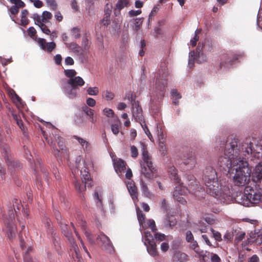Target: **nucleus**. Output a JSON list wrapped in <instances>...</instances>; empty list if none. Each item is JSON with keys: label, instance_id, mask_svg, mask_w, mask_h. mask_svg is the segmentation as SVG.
<instances>
[{"label": "nucleus", "instance_id": "51", "mask_svg": "<svg viewBox=\"0 0 262 262\" xmlns=\"http://www.w3.org/2000/svg\"><path fill=\"white\" fill-rule=\"evenodd\" d=\"M71 34L75 39L79 38L80 36V30L77 27L73 28L71 30Z\"/></svg>", "mask_w": 262, "mask_h": 262}, {"label": "nucleus", "instance_id": "55", "mask_svg": "<svg viewBox=\"0 0 262 262\" xmlns=\"http://www.w3.org/2000/svg\"><path fill=\"white\" fill-rule=\"evenodd\" d=\"M141 189L146 196H148L149 194L148 188L146 184H145L142 180L141 181Z\"/></svg>", "mask_w": 262, "mask_h": 262}, {"label": "nucleus", "instance_id": "44", "mask_svg": "<svg viewBox=\"0 0 262 262\" xmlns=\"http://www.w3.org/2000/svg\"><path fill=\"white\" fill-rule=\"evenodd\" d=\"M64 73L65 75L70 79L74 78L77 74L75 70L73 69L65 70Z\"/></svg>", "mask_w": 262, "mask_h": 262}, {"label": "nucleus", "instance_id": "3", "mask_svg": "<svg viewBox=\"0 0 262 262\" xmlns=\"http://www.w3.org/2000/svg\"><path fill=\"white\" fill-rule=\"evenodd\" d=\"M235 171L233 177V182L235 185L244 186L250 181L251 173V169L249 166V164L244 158L233 169Z\"/></svg>", "mask_w": 262, "mask_h": 262}, {"label": "nucleus", "instance_id": "9", "mask_svg": "<svg viewBox=\"0 0 262 262\" xmlns=\"http://www.w3.org/2000/svg\"><path fill=\"white\" fill-rule=\"evenodd\" d=\"M80 172L82 175V183L80 181H75L74 185L77 190L82 192L85 189L86 186L88 187L92 186L91 179L90 173L85 169L84 170L83 172L82 170Z\"/></svg>", "mask_w": 262, "mask_h": 262}, {"label": "nucleus", "instance_id": "54", "mask_svg": "<svg viewBox=\"0 0 262 262\" xmlns=\"http://www.w3.org/2000/svg\"><path fill=\"white\" fill-rule=\"evenodd\" d=\"M84 235H85L87 239L91 244H95V241L93 236L91 233H90L88 231L85 230Z\"/></svg>", "mask_w": 262, "mask_h": 262}, {"label": "nucleus", "instance_id": "39", "mask_svg": "<svg viewBox=\"0 0 262 262\" xmlns=\"http://www.w3.org/2000/svg\"><path fill=\"white\" fill-rule=\"evenodd\" d=\"M74 138L78 141L84 149H88L89 143L87 141L77 136H74Z\"/></svg>", "mask_w": 262, "mask_h": 262}, {"label": "nucleus", "instance_id": "1", "mask_svg": "<svg viewBox=\"0 0 262 262\" xmlns=\"http://www.w3.org/2000/svg\"><path fill=\"white\" fill-rule=\"evenodd\" d=\"M242 160L238 139L233 136H229L226 140L224 156L218 159L217 165L221 171L229 173Z\"/></svg>", "mask_w": 262, "mask_h": 262}, {"label": "nucleus", "instance_id": "6", "mask_svg": "<svg viewBox=\"0 0 262 262\" xmlns=\"http://www.w3.org/2000/svg\"><path fill=\"white\" fill-rule=\"evenodd\" d=\"M251 140L250 137L247 138L242 143V145L238 146L241 149L242 158H244L245 160H247V158L250 154L256 153L259 154L262 152V145L257 144L255 147H253Z\"/></svg>", "mask_w": 262, "mask_h": 262}, {"label": "nucleus", "instance_id": "42", "mask_svg": "<svg viewBox=\"0 0 262 262\" xmlns=\"http://www.w3.org/2000/svg\"><path fill=\"white\" fill-rule=\"evenodd\" d=\"M52 17V14L49 11H43L42 14L41 20L43 23L48 22V20L51 19Z\"/></svg>", "mask_w": 262, "mask_h": 262}, {"label": "nucleus", "instance_id": "4", "mask_svg": "<svg viewBox=\"0 0 262 262\" xmlns=\"http://www.w3.org/2000/svg\"><path fill=\"white\" fill-rule=\"evenodd\" d=\"M142 158L140 162L141 167V173L146 178L151 179L153 178L154 173L156 172V169L154 166L152 162V157L149 155L147 149V146L143 143L141 142Z\"/></svg>", "mask_w": 262, "mask_h": 262}, {"label": "nucleus", "instance_id": "49", "mask_svg": "<svg viewBox=\"0 0 262 262\" xmlns=\"http://www.w3.org/2000/svg\"><path fill=\"white\" fill-rule=\"evenodd\" d=\"M81 44L83 47V49L85 51L89 50L90 49V45L89 39L87 37H83Z\"/></svg>", "mask_w": 262, "mask_h": 262}, {"label": "nucleus", "instance_id": "48", "mask_svg": "<svg viewBox=\"0 0 262 262\" xmlns=\"http://www.w3.org/2000/svg\"><path fill=\"white\" fill-rule=\"evenodd\" d=\"M201 30H196L195 31V35L192 39L190 40V43L192 47H195L196 45V42L199 39L198 34L200 33Z\"/></svg>", "mask_w": 262, "mask_h": 262}, {"label": "nucleus", "instance_id": "24", "mask_svg": "<svg viewBox=\"0 0 262 262\" xmlns=\"http://www.w3.org/2000/svg\"><path fill=\"white\" fill-rule=\"evenodd\" d=\"M69 84L78 89V86H82L84 84V81L80 76L75 77L73 78H70L67 81Z\"/></svg>", "mask_w": 262, "mask_h": 262}, {"label": "nucleus", "instance_id": "27", "mask_svg": "<svg viewBox=\"0 0 262 262\" xmlns=\"http://www.w3.org/2000/svg\"><path fill=\"white\" fill-rule=\"evenodd\" d=\"M147 247V250L148 253L155 257L158 255V252L157 249V245L155 241L145 244Z\"/></svg>", "mask_w": 262, "mask_h": 262}, {"label": "nucleus", "instance_id": "10", "mask_svg": "<svg viewBox=\"0 0 262 262\" xmlns=\"http://www.w3.org/2000/svg\"><path fill=\"white\" fill-rule=\"evenodd\" d=\"M10 152V148L9 147L6 145L3 147V152L4 154L5 159L7 163L8 166L10 169L14 168V169L16 168H19L21 166L20 163L17 160H15L12 159L9 156Z\"/></svg>", "mask_w": 262, "mask_h": 262}, {"label": "nucleus", "instance_id": "36", "mask_svg": "<svg viewBox=\"0 0 262 262\" xmlns=\"http://www.w3.org/2000/svg\"><path fill=\"white\" fill-rule=\"evenodd\" d=\"M129 1L128 0H118L116 5V10H118L120 12L121 9L126 7Z\"/></svg>", "mask_w": 262, "mask_h": 262}, {"label": "nucleus", "instance_id": "33", "mask_svg": "<svg viewBox=\"0 0 262 262\" xmlns=\"http://www.w3.org/2000/svg\"><path fill=\"white\" fill-rule=\"evenodd\" d=\"M55 140L57 141L58 145L60 148V150L62 151V152H63L64 151H66L67 149L66 148L65 143L64 142L63 139L60 136H56V135L54 136Z\"/></svg>", "mask_w": 262, "mask_h": 262}, {"label": "nucleus", "instance_id": "28", "mask_svg": "<svg viewBox=\"0 0 262 262\" xmlns=\"http://www.w3.org/2000/svg\"><path fill=\"white\" fill-rule=\"evenodd\" d=\"M132 111L133 116L135 118V120L140 124L143 123V122L144 121V117L142 114V107H138L135 110Z\"/></svg>", "mask_w": 262, "mask_h": 262}, {"label": "nucleus", "instance_id": "25", "mask_svg": "<svg viewBox=\"0 0 262 262\" xmlns=\"http://www.w3.org/2000/svg\"><path fill=\"white\" fill-rule=\"evenodd\" d=\"M127 188L134 201L138 199L137 188L135 183L133 182H128L127 184Z\"/></svg>", "mask_w": 262, "mask_h": 262}, {"label": "nucleus", "instance_id": "15", "mask_svg": "<svg viewBox=\"0 0 262 262\" xmlns=\"http://www.w3.org/2000/svg\"><path fill=\"white\" fill-rule=\"evenodd\" d=\"M241 56V54L233 53L225 55L222 59L223 61L220 63V68H222L223 67H227L228 66L232 64L234 61L237 60Z\"/></svg>", "mask_w": 262, "mask_h": 262}, {"label": "nucleus", "instance_id": "20", "mask_svg": "<svg viewBox=\"0 0 262 262\" xmlns=\"http://www.w3.org/2000/svg\"><path fill=\"white\" fill-rule=\"evenodd\" d=\"M208 178L211 180H214V179L217 178L215 170L211 166H206L203 172L204 181L207 180Z\"/></svg>", "mask_w": 262, "mask_h": 262}, {"label": "nucleus", "instance_id": "5", "mask_svg": "<svg viewBox=\"0 0 262 262\" xmlns=\"http://www.w3.org/2000/svg\"><path fill=\"white\" fill-rule=\"evenodd\" d=\"M158 75L156 82V89L159 91V96L161 97H163L167 86L168 76L169 75L167 67L165 66H161L159 70Z\"/></svg>", "mask_w": 262, "mask_h": 262}, {"label": "nucleus", "instance_id": "58", "mask_svg": "<svg viewBox=\"0 0 262 262\" xmlns=\"http://www.w3.org/2000/svg\"><path fill=\"white\" fill-rule=\"evenodd\" d=\"M32 18L34 20L35 24L37 25L38 26H40V24L43 23L40 18V15L37 13L33 14Z\"/></svg>", "mask_w": 262, "mask_h": 262}, {"label": "nucleus", "instance_id": "29", "mask_svg": "<svg viewBox=\"0 0 262 262\" xmlns=\"http://www.w3.org/2000/svg\"><path fill=\"white\" fill-rule=\"evenodd\" d=\"M168 173L171 176V178L173 179L176 183L178 184H180L181 179L179 178L178 175V170L176 167L173 166H170L168 168Z\"/></svg>", "mask_w": 262, "mask_h": 262}, {"label": "nucleus", "instance_id": "38", "mask_svg": "<svg viewBox=\"0 0 262 262\" xmlns=\"http://www.w3.org/2000/svg\"><path fill=\"white\" fill-rule=\"evenodd\" d=\"M128 99L131 101L133 111L135 110L138 107H141L139 105V102L136 101V96L132 94L130 97L128 98Z\"/></svg>", "mask_w": 262, "mask_h": 262}, {"label": "nucleus", "instance_id": "43", "mask_svg": "<svg viewBox=\"0 0 262 262\" xmlns=\"http://www.w3.org/2000/svg\"><path fill=\"white\" fill-rule=\"evenodd\" d=\"M143 130H144L145 133L148 136V138L150 139L151 141H154V138L151 134L150 133L149 130L148 129L147 126H146L145 121L143 122V123L141 124Z\"/></svg>", "mask_w": 262, "mask_h": 262}, {"label": "nucleus", "instance_id": "21", "mask_svg": "<svg viewBox=\"0 0 262 262\" xmlns=\"http://www.w3.org/2000/svg\"><path fill=\"white\" fill-rule=\"evenodd\" d=\"M188 260V255L181 251H176L172 258V262H187Z\"/></svg>", "mask_w": 262, "mask_h": 262}, {"label": "nucleus", "instance_id": "50", "mask_svg": "<svg viewBox=\"0 0 262 262\" xmlns=\"http://www.w3.org/2000/svg\"><path fill=\"white\" fill-rule=\"evenodd\" d=\"M13 206L14 207V211H15L16 213L17 212L16 209L19 210L21 207H22V205L20 204V201L16 199H15L13 200Z\"/></svg>", "mask_w": 262, "mask_h": 262}, {"label": "nucleus", "instance_id": "41", "mask_svg": "<svg viewBox=\"0 0 262 262\" xmlns=\"http://www.w3.org/2000/svg\"><path fill=\"white\" fill-rule=\"evenodd\" d=\"M144 237H145V244H146L149 243H151V242H155V238L150 231H146L144 233Z\"/></svg>", "mask_w": 262, "mask_h": 262}, {"label": "nucleus", "instance_id": "46", "mask_svg": "<svg viewBox=\"0 0 262 262\" xmlns=\"http://www.w3.org/2000/svg\"><path fill=\"white\" fill-rule=\"evenodd\" d=\"M87 92L90 95L95 96L99 93V89L97 87H90L87 89Z\"/></svg>", "mask_w": 262, "mask_h": 262}, {"label": "nucleus", "instance_id": "19", "mask_svg": "<svg viewBox=\"0 0 262 262\" xmlns=\"http://www.w3.org/2000/svg\"><path fill=\"white\" fill-rule=\"evenodd\" d=\"M252 178L254 181L259 182L262 186V162L255 166L252 172Z\"/></svg>", "mask_w": 262, "mask_h": 262}, {"label": "nucleus", "instance_id": "47", "mask_svg": "<svg viewBox=\"0 0 262 262\" xmlns=\"http://www.w3.org/2000/svg\"><path fill=\"white\" fill-rule=\"evenodd\" d=\"M114 94L108 91H106L105 92H104L103 93V97L107 101L112 100L114 98Z\"/></svg>", "mask_w": 262, "mask_h": 262}, {"label": "nucleus", "instance_id": "14", "mask_svg": "<svg viewBox=\"0 0 262 262\" xmlns=\"http://www.w3.org/2000/svg\"><path fill=\"white\" fill-rule=\"evenodd\" d=\"M62 89L66 95L70 99H74L77 97V88L72 86L65 81L61 82Z\"/></svg>", "mask_w": 262, "mask_h": 262}, {"label": "nucleus", "instance_id": "12", "mask_svg": "<svg viewBox=\"0 0 262 262\" xmlns=\"http://www.w3.org/2000/svg\"><path fill=\"white\" fill-rule=\"evenodd\" d=\"M181 160L182 163L186 166L188 169L193 168L196 163V158L192 152L184 154L181 157Z\"/></svg>", "mask_w": 262, "mask_h": 262}, {"label": "nucleus", "instance_id": "34", "mask_svg": "<svg viewBox=\"0 0 262 262\" xmlns=\"http://www.w3.org/2000/svg\"><path fill=\"white\" fill-rule=\"evenodd\" d=\"M172 99L173 100V103L176 105L179 104V99L181 98V95L179 93L176 89H172L171 91Z\"/></svg>", "mask_w": 262, "mask_h": 262}, {"label": "nucleus", "instance_id": "7", "mask_svg": "<svg viewBox=\"0 0 262 262\" xmlns=\"http://www.w3.org/2000/svg\"><path fill=\"white\" fill-rule=\"evenodd\" d=\"M60 225L62 233L67 238L74 251V254H73V258H75V256L77 259V262H81L82 258L79 254L78 247L72 235V230L70 226L62 222H60Z\"/></svg>", "mask_w": 262, "mask_h": 262}, {"label": "nucleus", "instance_id": "32", "mask_svg": "<svg viewBox=\"0 0 262 262\" xmlns=\"http://www.w3.org/2000/svg\"><path fill=\"white\" fill-rule=\"evenodd\" d=\"M107 7L108 9L106 11L104 17L101 21V24L104 26H107L110 24V14L111 10L108 9V4H107L105 6V8Z\"/></svg>", "mask_w": 262, "mask_h": 262}, {"label": "nucleus", "instance_id": "60", "mask_svg": "<svg viewBox=\"0 0 262 262\" xmlns=\"http://www.w3.org/2000/svg\"><path fill=\"white\" fill-rule=\"evenodd\" d=\"M233 236L234 235L233 234V232L231 233L229 232H227L224 235L223 237L224 241H226L227 242H231L233 239Z\"/></svg>", "mask_w": 262, "mask_h": 262}, {"label": "nucleus", "instance_id": "53", "mask_svg": "<svg viewBox=\"0 0 262 262\" xmlns=\"http://www.w3.org/2000/svg\"><path fill=\"white\" fill-rule=\"evenodd\" d=\"M94 198L97 200L96 202L97 206L102 209V201L101 196H99L98 193L96 192L94 194Z\"/></svg>", "mask_w": 262, "mask_h": 262}, {"label": "nucleus", "instance_id": "22", "mask_svg": "<svg viewBox=\"0 0 262 262\" xmlns=\"http://www.w3.org/2000/svg\"><path fill=\"white\" fill-rule=\"evenodd\" d=\"M126 163L122 159H119L114 162V166L116 172L119 176L122 174L126 169Z\"/></svg>", "mask_w": 262, "mask_h": 262}, {"label": "nucleus", "instance_id": "18", "mask_svg": "<svg viewBox=\"0 0 262 262\" xmlns=\"http://www.w3.org/2000/svg\"><path fill=\"white\" fill-rule=\"evenodd\" d=\"M70 49L79 58L82 59L85 56V51L83 49L75 42H71L69 45Z\"/></svg>", "mask_w": 262, "mask_h": 262}, {"label": "nucleus", "instance_id": "26", "mask_svg": "<svg viewBox=\"0 0 262 262\" xmlns=\"http://www.w3.org/2000/svg\"><path fill=\"white\" fill-rule=\"evenodd\" d=\"M81 110L86 116L90 117V121L92 123H95L96 122V120L94 118V111L93 109L84 105L81 107Z\"/></svg>", "mask_w": 262, "mask_h": 262}, {"label": "nucleus", "instance_id": "63", "mask_svg": "<svg viewBox=\"0 0 262 262\" xmlns=\"http://www.w3.org/2000/svg\"><path fill=\"white\" fill-rule=\"evenodd\" d=\"M148 224L152 232H155L157 230L155 222L153 220H149Z\"/></svg>", "mask_w": 262, "mask_h": 262}, {"label": "nucleus", "instance_id": "16", "mask_svg": "<svg viewBox=\"0 0 262 262\" xmlns=\"http://www.w3.org/2000/svg\"><path fill=\"white\" fill-rule=\"evenodd\" d=\"M37 43L40 48L48 53L52 52L56 47V44L53 41L47 42L45 39L38 38Z\"/></svg>", "mask_w": 262, "mask_h": 262}, {"label": "nucleus", "instance_id": "13", "mask_svg": "<svg viewBox=\"0 0 262 262\" xmlns=\"http://www.w3.org/2000/svg\"><path fill=\"white\" fill-rule=\"evenodd\" d=\"M187 191V189L184 187L181 186V184H179L178 186L176 187V189L173 192L174 199L183 205L186 204L187 202L183 196L186 194Z\"/></svg>", "mask_w": 262, "mask_h": 262}, {"label": "nucleus", "instance_id": "57", "mask_svg": "<svg viewBox=\"0 0 262 262\" xmlns=\"http://www.w3.org/2000/svg\"><path fill=\"white\" fill-rule=\"evenodd\" d=\"M46 2L48 5L51 7L52 10H56L57 8V4L55 0H46Z\"/></svg>", "mask_w": 262, "mask_h": 262}, {"label": "nucleus", "instance_id": "56", "mask_svg": "<svg viewBox=\"0 0 262 262\" xmlns=\"http://www.w3.org/2000/svg\"><path fill=\"white\" fill-rule=\"evenodd\" d=\"M130 154L132 157L133 158H136L138 157V150L135 146L132 145L130 146Z\"/></svg>", "mask_w": 262, "mask_h": 262}, {"label": "nucleus", "instance_id": "23", "mask_svg": "<svg viewBox=\"0 0 262 262\" xmlns=\"http://www.w3.org/2000/svg\"><path fill=\"white\" fill-rule=\"evenodd\" d=\"M233 234L234 238V243L235 245H237L245 237V232L241 230L240 228H236L233 229Z\"/></svg>", "mask_w": 262, "mask_h": 262}, {"label": "nucleus", "instance_id": "2", "mask_svg": "<svg viewBox=\"0 0 262 262\" xmlns=\"http://www.w3.org/2000/svg\"><path fill=\"white\" fill-rule=\"evenodd\" d=\"M206 186V191L210 195L216 198L223 202L230 200V191L226 185H223L219 182L218 178L211 180L209 178L204 181Z\"/></svg>", "mask_w": 262, "mask_h": 262}, {"label": "nucleus", "instance_id": "62", "mask_svg": "<svg viewBox=\"0 0 262 262\" xmlns=\"http://www.w3.org/2000/svg\"><path fill=\"white\" fill-rule=\"evenodd\" d=\"M103 113L107 117H113L114 115V111L111 108H104L103 110Z\"/></svg>", "mask_w": 262, "mask_h": 262}, {"label": "nucleus", "instance_id": "11", "mask_svg": "<svg viewBox=\"0 0 262 262\" xmlns=\"http://www.w3.org/2000/svg\"><path fill=\"white\" fill-rule=\"evenodd\" d=\"M10 220L6 223V233L7 236L10 240H13L15 236L16 232V227L13 222L14 214L12 211H10Z\"/></svg>", "mask_w": 262, "mask_h": 262}, {"label": "nucleus", "instance_id": "52", "mask_svg": "<svg viewBox=\"0 0 262 262\" xmlns=\"http://www.w3.org/2000/svg\"><path fill=\"white\" fill-rule=\"evenodd\" d=\"M211 230L212 232L213 237L216 241L221 242L222 241L221 234L219 232L215 231L212 228L211 229Z\"/></svg>", "mask_w": 262, "mask_h": 262}, {"label": "nucleus", "instance_id": "30", "mask_svg": "<svg viewBox=\"0 0 262 262\" xmlns=\"http://www.w3.org/2000/svg\"><path fill=\"white\" fill-rule=\"evenodd\" d=\"M177 221L176 217L173 215H168L164 222L165 227L172 228L177 224Z\"/></svg>", "mask_w": 262, "mask_h": 262}, {"label": "nucleus", "instance_id": "35", "mask_svg": "<svg viewBox=\"0 0 262 262\" xmlns=\"http://www.w3.org/2000/svg\"><path fill=\"white\" fill-rule=\"evenodd\" d=\"M121 127V122L119 120H117V121L111 124V130L113 133L117 135L120 132V129Z\"/></svg>", "mask_w": 262, "mask_h": 262}, {"label": "nucleus", "instance_id": "64", "mask_svg": "<svg viewBox=\"0 0 262 262\" xmlns=\"http://www.w3.org/2000/svg\"><path fill=\"white\" fill-rule=\"evenodd\" d=\"M210 259L211 262H221V259L216 254L211 253Z\"/></svg>", "mask_w": 262, "mask_h": 262}, {"label": "nucleus", "instance_id": "37", "mask_svg": "<svg viewBox=\"0 0 262 262\" xmlns=\"http://www.w3.org/2000/svg\"><path fill=\"white\" fill-rule=\"evenodd\" d=\"M71 225L72 226V228L75 231V234L76 235H77L78 238L79 239L80 242V244L81 245V246L83 248V249L84 250V251L87 253L88 255L91 257V255L90 254V253L89 252L86 246H85L83 241L82 240V239L81 238L80 235L78 234V233L76 232V231L75 230V227L73 225V224L72 223H71Z\"/></svg>", "mask_w": 262, "mask_h": 262}, {"label": "nucleus", "instance_id": "8", "mask_svg": "<svg viewBox=\"0 0 262 262\" xmlns=\"http://www.w3.org/2000/svg\"><path fill=\"white\" fill-rule=\"evenodd\" d=\"M244 197L251 204H258L261 199L262 193L260 190L251 186H246L244 190Z\"/></svg>", "mask_w": 262, "mask_h": 262}, {"label": "nucleus", "instance_id": "17", "mask_svg": "<svg viewBox=\"0 0 262 262\" xmlns=\"http://www.w3.org/2000/svg\"><path fill=\"white\" fill-rule=\"evenodd\" d=\"M97 240L101 243V247L105 249L111 250L114 248L110 238L102 232L98 235Z\"/></svg>", "mask_w": 262, "mask_h": 262}, {"label": "nucleus", "instance_id": "45", "mask_svg": "<svg viewBox=\"0 0 262 262\" xmlns=\"http://www.w3.org/2000/svg\"><path fill=\"white\" fill-rule=\"evenodd\" d=\"M32 250L31 247H28L24 256V262H33L32 259L29 255V252Z\"/></svg>", "mask_w": 262, "mask_h": 262}, {"label": "nucleus", "instance_id": "40", "mask_svg": "<svg viewBox=\"0 0 262 262\" xmlns=\"http://www.w3.org/2000/svg\"><path fill=\"white\" fill-rule=\"evenodd\" d=\"M193 250L196 254V255H195L196 257L198 256L200 258L202 257V258L204 259V258L206 256L207 251L201 249L199 246L196 247L195 249H193Z\"/></svg>", "mask_w": 262, "mask_h": 262}, {"label": "nucleus", "instance_id": "61", "mask_svg": "<svg viewBox=\"0 0 262 262\" xmlns=\"http://www.w3.org/2000/svg\"><path fill=\"white\" fill-rule=\"evenodd\" d=\"M39 27L41 31L46 34L49 35L50 34L51 31L48 28L47 26L45 24V23L40 24Z\"/></svg>", "mask_w": 262, "mask_h": 262}, {"label": "nucleus", "instance_id": "31", "mask_svg": "<svg viewBox=\"0 0 262 262\" xmlns=\"http://www.w3.org/2000/svg\"><path fill=\"white\" fill-rule=\"evenodd\" d=\"M46 140L48 144L50 145L51 148L52 149L55 156L58 157H61V155L59 154L60 150H58V149H57L55 142L53 141L52 139H48L47 137H46Z\"/></svg>", "mask_w": 262, "mask_h": 262}, {"label": "nucleus", "instance_id": "59", "mask_svg": "<svg viewBox=\"0 0 262 262\" xmlns=\"http://www.w3.org/2000/svg\"><path fill=\"white\" fill-rule=\"evenodd\" d=\"M163 134L161 133V139H159V146L160 147V150H162L163 151V154H164V151H166V146L164 144V140H163Z\"/></svg>", "mask_w": 262, "mask_h": 262}]
</instances>
